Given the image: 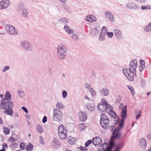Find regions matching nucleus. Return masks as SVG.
<instances>
[{
	"label": "nucleus",
	"mask_w": 151,
	"mask_h": 151,
	"mask_svg": "<svg viewBox=\"0 0 151 151\" xmlns=\"http://www.w3.org/2000/svg\"><path fill=\"white\" fill-rule=\"evenodd\" d=\"M114 33L115 35L118 39H120L122 37V32L121 31L115 29L114 30Z\"/></svg>",
	"instance_id": "obj_22"
},
{
	"label": "nucleus",
	"mask_w": 151,
	"mask_h": 151,
	"mask_svg": "<svg viewBox=\"0 0 151 151\" xmlns=\"http://www.w3.org/2000/svg\"><path fill=\"white\" fill-rule=\"evenodd\" d=\"M122 147H121V145H119L118 147H115L114 148H115L116 149L114 150V151H119L121 148Z\"/></svg>",
	"instance_id": "obj_59"
},
{
	"label": "nucleus",
	"mask_w": 151,
	"mask_h": 151,
	"mask_svg": "<svg viewBox=\"0 0 151 151\" xmlns=\"http://www.w3.org/2000/svg\"><path fill=\"white\" fill-rule=\"evenodd\" d=\"M101 92L102 94L104 96H107L109 95V91L106 88H102L101 90Z\"/></svg>",
	"instance_id": "obj_28"
},
{
	"label": "nucleus",
	"mask_w": 151,
	"mask_h": 151,
	"mask_svg": "<svg viewBox=\"0 0 151 151\" xmlns=\"http://www.w3.org/2000/svg\"><path fill=\"white\" fill-rule=\"evenodd\" d=\"M107 31V29L106 26H104L102 27L101 31V33H104V34H106Z\"/></svg>",
	"instance_id": "obj_42"
},
{
	"label": "nucleus",
	"mask_w": 151,
	"mask_h": 151,
	"mask_svg": "<svg viewBox=\"0 0 151 151\" xmlns=\"http://www.w3.org/2000/svg\"><path fill=\"white\" fill-rule=\"evenodd\" d=\"M25 145L24 144V143L22 142L19 145V147L22 150H24L25 148Z\"/></svg>",
	"instance_id": "obj_51"
},
{
	"label": "nucleus",
	"mask_w": 151,
	"mask_h": 151,
	"mask_svg": "<svg viewBox=\"0 0 151 151\" xmlns=\"http://www.w3.org/2000/svg\"><path fill=\"white\" fill-rule=\"evenodd\" d=\"M47 120V118L46 116H44L42 119V122L43 123H45Z\"/></svg>",
	"instance_id": "obj_61"
},
{
	"label": "nucleus",
	"mask_w": 151,
	"mask_h": 151,
	"mask_svg": "<svg viewBox=\"0 0 151 151\" xmlns=\"http://www.w3.org/2000/svg\"><path fill=\"white\" fill-rule=\"evenodd\" d=\"M103 150L101 148L98 150V151H111V147L108 145L107 143H104L102 145Z\"/></svg>",
	"instance_id": "obj_15"
},
{
	"label": "nucleus",
	"mask_w": 151,
	"mask_h": 151,
	"mask_svg": "<svg viewBox=\"0 0 151 151\" xmlns=\"http://www.w3.org/2000/svg\"><path fill=\"white\" fill-rule=\"evenodd\" d=\"M60 142L56 138H55L53 139V142L52 143V147L56 149H57L60 147Z\"/></svg>",
	"instance_id": "obj_14"
},
{
	"label": "nucleus",
	"mask_w": 151,
	"mask_h": 151,
	"mask_svg": "<svg viewBox=\"0 0 151 151\" xmlns=\"http://www.w3.org/2000/svg\"><path fill=\"white\" fill-rule=\"evenodd\" d=\"M141 9L142 10L148 9H150L151 8L149 6H142L141 7Z\"/></svg>",
	"instance_id": "obj_52"
},
{
	"label": "nucleus",
	"mask_w": 151,
	"mask_h": 151,
	"mask_svg": "<svg viewBox=\"0 0 151 151\" xmlns=\"http://www.w3.org/2000/svg\"><path fill=\"white\" fill-rule=\"evenodd\" d=\"M140 67L139 68V70L141 72L143 70V69L145 68V65H142L141 66H140Z\"/></svg>",
	"instance_id": "obj_64"
},
{
	"label": "nucleus",
	"mask_w": 151,
	"mask_h": 151,
	"mask_svg": "<svg viewBox=\"0 0 151 151\" xmlns=\"http://www.w3.org/2000/svg\"><path fill=\"white\" fill-rule=\"evenodd\" d=\"M123 73L128 79L130 81H133L134 77L136 76V74L135 72L134 74L133 71H131L130 69L127 68L123 70Z\"/></svg>",
	"instance_id": "obj_4"
},
{
	"label": "nucleus",
	"mask_w": 151,
	"mask_h": 151,
	"mask_svg": "<svg viewBox=\"0 0 151 151\" xmlns=\"http://www.w3.org/2000/svg\"><path fill=\"white\" fill-rule=\"evenodd\" d=\"M90 93L92 96H95L96 94V92L95 90L93 88H90Z\"/></svg>",
	"instance_id": "obj_41"
},
{
	"label": "nucleus",
	"mask_w": 151,
	"mask_h": 151,
	"mask_svg": "<svg viewBox=\"0 0 151 151\" xmlns=\"http://www.w3.org/2000/svg\"><path fill=\"white\" fill-rule=\"evenodd\" d=\"M37 132L40 133H42L43 132L42 127L40 124H38L37 126Z\"/></svg>",
	"instance_id": "obj_37"
},
{
	"label": "nucleus",
	"mask_w": 151,
	"mask_h": 151,
	"mask_svg": "<svg viewBox=\"0 0 151 151\" xmlns=\"http://www.w3.org/2000/svg\"><path fill=\"white\" fill-rule=\"evenodd\" d=\"M39 139H40V143L42 144H44L45 143L44 142V140L42 136H40L39 137Z\"/></svg>",
	"instance_id": "obj_57"
},
{
	"label": "nucleus",
	"mask_w": 151,
	"mask_h": 151,
	"mask_svg": "<svg viewBox=\"0 0 151 151\" xmlns=\"http://www.w3.org/2000/svg\"><path fill=\"white\" fill-rule=\"evenodd\" d=\"M106 34L107 36L110 38L112 37L113 36V32H107Z\"/></svg>",
	"instance_id": "obj_47"
},
{
	"label": "nucleus",
	"mask_w": 151,
	"mask_h": 151,
	"mask_svg": "<svg viewBox=\"0 0 151 151\" xmlns=\"http://www.w3.org/2000/svg\"><path fill=\"white\" fill-rule=\"evenodd\" d=\"M5 109V111L3 112L4 113L8 115H9L11 116H12L13 111L12 108L9 109Z\"/></svg>",
	"instance_id": "obj_30"
},
{
	"label": "nucleus",
	"mask_w": 151,
	"mask_h": 151,
	"mask_svg": "<svg viewBox=\"0 0 151 151\" xmlns=\"http://www.w3.org/2000/svg\"><path fill=\"white\" fill-rule=\"evenodd\" d=\"M62 95L63 98H65L67 96V93L65 90H63L62 93Z\"/></svg>",
	"instance_id": "obj_48"
},
{
	"label": "nucleus",
	"mask_w": 151,
	"mask_h": 151,
	"mask_svg": "<svg viewBox=\"0 0 151 151\" xmlns=\"http://www.w3.org/2000/svg\"><path fill=\"white\" fill-rule=\"evenodd\" d=\"M85 20L89 22H94L96 21V17L92 15H88L86 17Z\"/></svg>",
	"instance_id": "obj_20"
},
{
	"label": "nucleus",
	"mask_w": 151,
	"mask_h": 151,
	"mask_svg": "<svg viewBox=\"0 0 151 151\" xmlns=\"http://www.w3.org/2000/svg\"><path fill=\"white\" fill-rule=\"evenodd\" d=\"M137 66V61L134 60L130 62L129 68L131 70L133 71V73L136 72V69Z\"/></svg>",
	"instance_id": "obj_8"
},
{
	"label": "nucleus",
	"mask_w": 151,
	"mask_h": 151,
	"mask_svg": "<svg viewBox=\"0 0 151 151\" xmlns=\"http://www.w3.org/2000/svg\"><path fill=\"white\" fill-rule=\"evenodd\" d=\"M56 106L57 107L60 109H63L64 107V106L63 104L59 102H57L56 104Z\"/></svg>",
	"instance_id": "obj_43"
},
{
	"label": "nucleus",
	"mask_w": 151,
	"mask_h": 151,
	"mask_svg": "<svg viewBox=\"0 0 151 151\" xmlns=\"http://www.w3.org/2000/svg\"><path fill=\"white\" fill-rule=\"evenodd\" d=\"M86 108L90 111L93 112L95 109L94 105L93 104L89 103L87 106Z\"/></svg>",
	"instance_id": "obj_24"
},
{
	"label": "nucleus",
	"mask_w": 151,
	"mask_h": 151,
	"mask_svg": "<svg viewBox=\"0 0 151 151\" xmlns=\"http://www.w3.org/2000/svg\"><path fill=\"white\" fill-rule=\"evenodd\" d=\"M105 34H104V33H100L99 37V40L101 41L104 40L105 39Z\"/></svg>",
	"instance_id": "obj_35"
},
{
	"label": "nucleus",
	"mask_w": 151,
	"mask_h": 151,
	"mask_svg": "<svg viewBox=\"0 0 151 151\" xmlns=\"http://www.w3.org/2000/svg\"><path fill=\"white\" fill-rule=\"evenodd\" d=\"M20 45L21 47L25 50L29 51H32L33 50V46L27 41L22 42L20 43Z\"/></svg>",
	"instance_id": "obj_5"
},
{
	"label": "nucleus",
	"mask_w": 151,
	"mask_h": 151,
	"mask_svg": "<svg viewBox=\"0 0 151 151\" xmlns=\"http://www.w3.org/2000/svg\"><path fill=\"white\" fill-rule=\"evenodd\" d=\"M97 108L99 111L104 113H106L108 109L112 110L111 106L110 105H104V104H100L97 106Z\"/></svg>",
	"instance_id": "obj_7"
},
{
	"label": "nucleus",
	"mask_w": 151,
	"mask_h": 151,
	"mask_svg": "<svg viewBox=\"0 0 151 151\" xmlns=\"http://www.w3.org/2000/svg\"><path fill=\"white\" fill-rule=\"evenodd\" d=\"M65 130H66L65 128H64V127L63 125H61V126L59 127L58 129V133L64 132Z\"/></svg>",
	"instance_id": "obj_36"
},
{
	"label": "nucleus",
	"mask_w": 151,
	"mask_h": 151,
	"mask_svg": "<svg viewBox=\"0 0 151 151\" xmlns=\"http://www.w3.org/2000/svg\"><path fill=\"white\" fill-rule=\"evenodd\" d=\"M92 142V141L91 140L89 139L85 143V145L86 147H88L91 143Z\"/></svg>",
	"instance_id": "obj_49"
},
{
	"label": "nucleus",
	"mask_w": 151,
	"mask_h": 151,
	"mask_svg": "<svg viewBox=\"0 0 151 151\" xmlns=\"http://www.w3.org/2000/svg\"><path fill=\"white\" fill-rule=\"evenodd\" d=\"M33 148V145L31 143H29L28 144L26 148V150L27 151H31Z\"/></svg>",
	"instance_id": "obj_34"
},
{
	"label": "nucleus",
	"mask_w": 151,
	"mask_h": 151,
	"mask_svg": "<svg viewBox=\"0 0 151 151\" xmlns=\"http://www.w3.org/2000/svg\"><path fill=\"white\" fill-rule=\"evenodd\" d=\"M5 99H4L5 101H9L10 100L12 99L11 94L10 92L7 91L4 96Z\"/></svg>",
	"instance_id": "obj_29"
},
{
	"label": "nucleus",
	"mask_w": 151,
	"mask_h": 151,
	"mask_svg": "<svg viewBox=\"0 0 151 151\" xmlns=\"http://www.w3.org/2000/svg\"><path fill=\"white\" fill-rule=\"evenodd\" d=\"M13 106L12 101H5L4 98L2 99L0 104V108L2 109H9L12 108Z\"/></svg>",
	"instance_id": "obj_3"
},
{
	"label": "nucleus",
	"mask_w": 151,
	"mask_h": 151,
	"mask_svg": "<svg viewBox=\"0 0 151 151\" xmlns=\"http://www.w3.org/2000/svg\"><path fill=\"white\" fill-rule=\"evenodd\" d=\"M67 132L66 130H65L64 132H62L58 133V136L61 139H65L67 137Z\"/></svg>",
	"instance_id": "obj_25"
},
{
	"label": "nucleus",
	"mask_w": 151,
	"mask_h": 151,
	"mask_svg": "<svg viewBox=\"0 0 151 151\" xmlns=\"http://www.w3.org/2000/svg\"><path fill=\"white\" fill-rule=\"evenodd\" d=\"M61 112L58 109H55L53 111V120L55 121H60L61 119Z\"/></svg>",
	"instance_id": "obj_6"
},
{
	"label": "nucleus",
	"mask_w": 151,
	"mask_h": 151,
	"mask_svg": "<svg viewBox=\"0 0 151 151\" xmlns=\"http://www.w3.org/2000/svg\"><path fill=\"white\" fill-rule=\"evenodd\" d=\"M102 139L99 137H96L93 138L92 141V143L93 145L96 146H100L102 145Z\"/></svg>",
	"instance_id": "obj_11"
},
{
	"label": "nucleus",
	"mask_w": 151,
	"mask_h": 151,
	"mask_svg": "<svg viewBox=\"0 0 151 151\" xmlns=\"http://www.w3.org/2000/svg\"><path fill=\"white\" fill-rule=\"evenodd\" d=\"M72 37L73 39L75 40H78V37L77 34H73L72 35Z\"/></svg>",
	"instance_id": "obj_53"
},
{
	"label": "nucleus",
	"mask_w": 151,
	"mask_h": 151,
	"mask_svg": "<svg viewBox=\"0 0 151 151\" xmlns=\"http://www.w3.org/2000/svg\"><path fill=\"white\" fill-rule=\"evenodd\" d=\"M64 29L69 34H71L73 33V30L70 29V27L68 26L67 24L65 25Z\"/></svg>",
	"instance_id": "obj_31"
},
{
	"label": "nucleus",
	"mask_w": 151,
	"mask_h": 151,
	"mask_svg": "<svg viewBox=\"0 0 151 151\" xmlns=\"http://www.w3.org/2000/svg\"><path fill=\"white\" fill-rule=\"evenodd\" d=\"M28 14V12L25 9H23L22 13V15L23 17H26Z\"/></svg>",
	"instance_id": "obj_40"
},
{
	"label": "nucleus",
	"mask_w": 151,
	"mask_h": 151,
	"mask_svg": "<svg viewBox=\"0 0 151 151\" xmlns=\"http://www.w3.org/2000/svg\"><path fill=\"white\" fill-rule=\"evenodd\" d=\"M109 147H111V151L113 148H114L115 147H118L119 145H121V147H123L124 144L122 142L116 143L114 141H112L111 140H110L109 142Z\"/></svg>",
	"instance_id": "obj_13"
},
{
	"label": "nucleus",
	"mask_w": 151,
	"mask_h": 151,
	"mask_svg": "<svg viewBox=\"0 0 151 151\" xmlns=\"http://www.w3.org/2000/svg\"><path fill=\"white\" fill-rule=\"evenodd\" d=\"M79 116L80 120L81 121H84L87 119V115L85 112H81L79 114Z\"/></svg>",
	"instance_id": "obj_19"
},
{
	"label": "nucleus",
	"mask_w": 151,
	"mask_h": 151,
	"mask_svg": "<svg viewBox=\"0 0 151 151\" xmlns=\"http://www.w3.org/2000/svg\"><path fill=\"white\" fill-rule=\"evenodd\" d=\"M11 26H12V25H9V24L6 25L5 26V29L6 31L8 32L10 29Z\"/></svg>",
	"instance_id": "obj_55"
},
{
	"label": "nucleus",
	"mask_w": 151,
	"mask_h": 151,
	"mask_svg": "<svg viewBox=\"0 0 151 151\" xmlns=\"http://www.w3.org/2000/svg\"><path fill=\"white\" fill-rule=\"evenodd\" d=\"M127 7L129 9H138V6L134 3L129 2L127 4Z\"/></svg>",
	"instance_id": "obj_18"
},
{
	"label": "nucleus",
	"mask_w": 151,
	"mask_h": 151,
	"mask_svg": "<svg viewBox=\"0 0 151 151\" xmlns=\"http://www.w3.org/2000/svg\"><path fill=\"white\" fill-rule=\"evenodd\" d=\"M144 30L145 32H149L151 31V22L149 24L144 27Z\"/></svg>",
	"instance_id": "obj_33"
},
{
	"label": "nucleus",
	"mask_w": 151,
	"mask_h": 151,
	"mask_svg": "<svg viewBox=\"0 0 151 151\" xmlns=\"http://www.w3.org/2000/svg\"><path fill=\"white\" fill-rule=\"evenodd\" d=\"M58 22L61 24H65L68 22V21L66 18L63 17L59 19Z\"/></svg>",
	"instance_id": "obj_26"
},
{
	"label": "nucleus",
	"mask_w": 151,
	"mask_h": 151,
	"mask_svg": "<svg viewBox=\"0 0 151 151\" xmlns=\"http://www.w3.org/2000/svg\"><path fill=\"white\" fill-rule=\"evenodd\" d=\"M128 87L132 95H133L135 91L133 87L129 85L128 86Z\"/></svg>",
	"instance_id": "obj_44"
},
{
	"label": "nucleus",
	"mask_w": 151,
	"mask_h": 151,
	"mask_svg": "<svg viewBox=\"0 0 151 151\" xmlns=\"http://www.w3.org/2000/svg\"><path fill=\"white\" fill-rule=\"evenodd\" d=\"M10 4L9 0H2L0 2V9L7 8Z\"/></svg>",
	"instance_id": "obj_9"
},
{
	"label": "nucleus",
	"mask_w": 151,
	"mask_h": 151,
	"mask_svg": "<svg viewBox=\"0 0 151 151\" xmlns=\"http://www.w3.org/2000/svg\"><path fill=\"white\" fill-rule=\"evenodd\" d=\"M10 67L9 66L6 65L3 68L2 70L3 73L5 72L6 71L9 70L10 69Z\"/></svg>",
	"instance_id": "obj_46"
},
{
	"label": "nucleus",
	"mask_w": 151,
	"mask_h": 151,
	"mask_svg": "<svg viewBox=\"0 0 151 151\" xmlns=\"http://www.w3.org/2000/svg\"><path fill=\"white\" fill-rule=\"evenodd\" d=\"M124 120L121 119V121L119 122L118 125V127L117 128L114 129L120 130L124 127Z\"/></svg>",
	"instance_id": "obj_27"
},
{
	"label": "nucleus",
	"mask_w": 151,
	"mask_h": 151,
	"mask_svg": "<svg viewBox=\"0 0 151 151\" xmlns=\"http://www.w3.org/2000/svg\"><path fill=\"white\" fill-rule=\"evenodd\" d=\"M57 56L60 59L64 60L67 55V48L65 45L61 43L58 47Z\"/></svg>",
	"instance_id": "obj_1"
},
{
	"label": "nucleus",
	"mask_w": 151,
	"mask_h": 151,
	"mask_svg": "<svg viewBox=\"0 0 151 151\" xmlns=\"http://www.w3.org/2000/svg\"><path fill=\"white\" fill-rule=\"evenodd\" d=\"M23 5L22 4H19V5L17 7V10L20 11L21 9L23 7Z\"/></svg>",
	"instance_id": "obj_58"
},
{
	"label": "nucleus",
	"mask_w": 151,
	"mask_h": 151,
	"mask_svg": "<svg viewBox=\"0 0 151 151\" xmlns=\"http://www.w3.org/2000/svg\"><path fill=\"white\" fill-rule=\"evenodd\" d=\"M101 102L102 103V104H104V105H109V104L104 99H102L101 100Z\"/></svg>",
	"instance_id": "obj_54"
},
{
	"label": "nucleus",
	"mask_w": 151,
	"mask_h": 151,
	"mask_svg": "<svg viewBox=\"0 0 151 151\" xmlns=\"http://www.w3.org/2000/svg\"><path fill=\"white\" fill-rule=\"evenodd\" d=\"M100 124L102 127L104 129H106L109 126V119L107 115L104 114H101Z\"/></svg>",
	"instance_id": "obj_2"
},
{
	"label": "nucleus",
	"mask_w": 151,
	"mask_h": 151,
	"mask_svg": "<svg viewBox=\"0 0 151 151\" xmlns=\"http://www.w3.org/2000/svg\"><path fill=\"white\" fill-rule=\"evenodd\" d=\"M79 127L80 130L83 131L86 128V126L84 124H81L79 125Z\"/></svg>",
	"instance_id": "obj_39"
},
{
	"label": "nucleus",
	"mask_w": 151,
	"mask_h": 151,
	"mask_svg": "<svg viewBox=\"0 0 151 151\" xmlns=\"http://www.w3.org/2000/svg\"><path fill=\"white\" fill-rule=\"evenodd\" d=\"M8 140L12 142H15L16 140V139L15 138H13V137L11 136L9 139Z\"/></svg>",
	"instance_id": "obj_60"
},
{
	"label": "nucleus",
	"mask_w": 151,
	"mask_h": 151,
	"mask_svg": "<svg viewBox=\"0 0 151 151\" xmlns=\"http://www.w3.org/2000/svg\"><path fill=\"white\" fill-rule=\"evenodd\" d=\"M121 100V97L119 95H117V97L115 100V103H119Z\"/></svg>",
	"instance_id": "obj_50"
},
{
	"label": "nucleus",
	"mask_w": 151,
	"mask_h": 151,
	"mask_svg": "<svg viewBox=\"0 0 151 151\" xmlns=\"http://www.w3.org/2000/svg\"><path fill=\"white\" fill-rule=\"evenodd\" d=\"M4 131L5 135H8L10 133V130L9 129L5 126L4 127Z\"/></svg>",
	"instance_id": "obj_38"
},
{
	"label": "nucleus",
	"mask_w": 151,
	"mask_h": 151,
	"mask_svg": "<svg viewBox=\"0 0 151 151\" xmlns=\"http://www.w3.org/2000/svg\"><path fill=\"white\" fill-rule=\"evenodd\" d=\"M18 93L19 95V97L21 98H23L24 96L25 93L22 91H19L18 92Z\"/></svg>",
	"instance_id": "obj_45"
},
{
	"label": "nucleus",
	"mask_w": 151,
	"mask_h": 151,
	"mask_svg": "<svg viewBox=\"0 0 151 151\" xmlns=\"http://www.w3.org/2000/svg\"><path fill=\"white\" fill-rule=\"evenodd\" d=\"M111 107L112 110H111V109H109V110L107 111V113L111 117L116 119L117 117V114L114 111H113V107L111 106Z\"/></svg>",
	"instance_id": "obj_17"
},
{
	"label": "nucleus",
	"mask_w": 151,
	"mask_h": 151,
	"mask_svg": "<svg viewBox=\"0 0 151 151\" xmlns=\"http://www.w3.org/2000/svg\"><path fill=\"white\" fill-rule=\"evenodd\" d=\"M76 139L75 137H70L68 142L70 145H73L76 143Z\"/></svg>",
	"instance_id": "obj_32"
},
{
	"label": "nucleus",
	"mask_w": 151,
	"mask_h": 151,
	"mask_svg": "<svg viewBox=\"0 0 151 151\" xmlns=\"http://www.w3.org/2000/svg\"><path fill=\"white\" fill-rule=\"evenodd\" d=\"M10 28L8 32V33L11 35H16L17 34V31L15 29V28L13 26H10Z\"/></svg>",
	"instance_id": "obj_23"
},
{
	"label": "nucleus",
	"mask_w": 151,
	"mask_h": 151,
	"mask_svg": "<svg viewBox=\"0 0 151 151\" xmlns=\"http://www.w3.org/2000/svg\"><path fill=\"white\" fill-rule=\"evenodd\" d=\"M127 106L125 105L122 109L121 114V119L124 120L127 117Z\"/></svg>",
	"instance_id": "obj_10"
},
{
	"label": "nucleus",
	"mask_w": 151,
	"mask_h": 151,
	"mask_svg": "<svg viewBox=\"0 0 151 151\" xmlns=\"http://www.w3.org/2000/svg\"><path fill=\"white\" fill-rule=\"evenodd\" d=\"M112 136L111 137V139L115 138L118 139L121 137V133L120 130L114 129V131L112 133Z\"/></svg>",
	"instance_id": "obj_12"
},
{
	"label": "nucleus",
	"mask_w": 151,
	"mask_h": 151,
	"mask_svg": "<svg viewBox=\"0 0 151 151\" xmlns=\"http://www.w3.org/2000/svg\"><path fill=\"white\" fill-rule=\"evenodd\" d=\"M139 62H140V64H141L140 66H141V65H145V62L142 59H141L139 60Z\"/></svg>",
	"instance_id": "obj_63"
},
{
	"label": "nucleus",
	"mask_w": 151,
	"mask_h": 151,
	"mask_svg": "<svg viewBox=\"0 0 151 151\" xmlns=\"http://www.w3.org/2000/svg\"><path fill=\"white\" fill-rule=\"evenodd\" d=\"M140 146L142 148L145 149L147 146V142L144 138H142L140 139Z\"/></svg>",
	"instance_id": "obj_21"
},
{
	"label": "nucleus",
	"mask_w": 151,
	"mask_h": 151,
	"mask_svg": "<svg viewBox=\"0 0 151 151\" xmlns=\"http://www.w3.org/2000/svg\"><path fill=\"white\" fill-rule=\"evenodd\" d=\"M22 109L23 111H24L26 113H28V110L24 106H22Z\"/></svg>",
	"instance_id": "obj_62"
},
{
	"label": "nucleus",
	"mask_w": 151,
	"mask_h": 151,
	"mask_svg": "<svg viewBox=\"0 0 151 151\" xmlns=\"http://www.w3.org/2000/svg\"><path fill=\"white\" fill-rule=\"evenodd\" d=\"M80 149L82 151H86L88 150L87 147H83L82 146H81L79 147Z\"/></svg>",
	"instance_id": "obj_56"
},
{
	"label": "nucleus",
	"mask_w": 151,
	"mask_h": 151,
	"mask_svg": "<svg viewBox=\"0 0 151 151\" xmlns=\"http://www.w3.org/2000/svg\"><path fill=\"white\" fill-rule=\"evenodd\" d=\"M105 16L109 19L110 21L112 22H114L115 21V17H114L111 13L109 12H105Z\"/></svg>",
	"instance_id": "obj_16"
}]
</instances>
